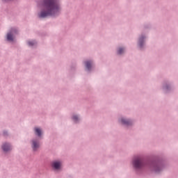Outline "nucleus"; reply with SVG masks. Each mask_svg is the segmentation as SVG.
Segmentation results:
<instances>
[{"mask_svg": "<svg viewBox=\"0 0 178 178\" xmlns=\"http://www.w3.org/2000/svg\"><path fill=\"white\" fill-rule=\"evenodd\" d=\"M43 10L39 15V17L47 16H56L60 10L59 3L56 0H44L42 4Z\"/></svg>", "mask_w": 178, "mask_h": 178, "instance_id": "f257e3e1", "label": "nucleus"}, {"mask_svg": "<svg viewBox=\"0 0 178 178\" xmlns=\"http://www.w3.org/2000/svg\"><path fill=\"white\" fill-rule=\"evenodd\" d=\"M133 163L136 169H141V168H143V165H144L143 163V159H141L140 157L135 158Z\"/></svg>", "mask_w": 178, "mask_h": 178, "instance_id": "f03ea898", "label": "nucleus"}, {"mask_svg": "<svg viewBox=\"0 0 178 178\" xmlns=\"http://www.w3.org/2000/svg\"><path fill=\"white\" fill-rule=\"evenodd\" d=\"M2 149L5 152H8V151H10V149H12V147L9 143H5L3 145Z\"/></svg>", "mask_w": 178, "mask_h": 178, "instance_id": "7ed1b4c3", "label": "nucleus"}, {"mask_svg": "<svg viewBox=\"0 0 178 178\" xmlns=\"http://www.w3.org/2000/svg\"><path fill=\"white\" fill-rule=\"evenodd\" d=\"M32 143H33L32 148L33 151H37V149L40 148V143H38V141L37 140H33Z\"/></svg>", "mask_w": 178, "mask_h": 178, "instance_id": "20e7f679", "label": "nucleus"}, {"mask_svg": "<svg viewBox=\"0 0 178 178\" xmlns=\"http://www.w3.org/2000/svg\"><path fill=\"white\" fill-rule=\"evenodd\" d=\"M52 166L53 168H54V169H60V166H62V163H60V161H54L52 163Z\"/></svg>", "mask_w": 178, "mask_h": 178, "instance_id": "39448f33", "label": "nucleus"}, {"mask_svg": "<svg viewBox=\"0 0 178 178\" xmlns=\"http://www.w3.org/2000/svg\"><path fill=\"white\" fill-rule=\"evenodd\" d=\"M12 33H15V30L13 29L11 31V33H8L7 34V40L8 41H13V34H12Z\"/></svg>", "mask_w": 178, "mask_h": 178, "instance_id": "423d86ee", "label": "nucleus"}, {"mask_svg": "<svg viewBox=\"0 0 178 178\" xmlns=\"http://www.w3.org/2000/svg\"><path fill=\"white\" fill-rule=\"evenodd\" d=\"M121 123H122V124H127V126H129V124H131V121H130V120H126V119H121Z\"/></svg>", "mask_w": 178, "mask_h": 178, "instance_id": "0eeeda50", "label": "nucleus"}, {"mask_svg": "<svg viewBox=\"0 0 178 178\" xmlns=\"http://www.w3.org/2000/svg\"><path fill=\"white\" fill-rule=\"evenodd\" d=\"M86 69H88V70H90V69H91V67L92 66V63L91 61H87L86 63Z\"/></svg>", "mask_w": 178, "mask_h": 178, "instance_id": "6e6552de", "label": "nucleus"}, {"mask_svg": "<svg viewBox=\"0 0 178 178\" xmlns=\"http://www.w3.org/2000/svg\"><path fill=\"white\" fill-rule=\"evenodd\" d=\"M35 133L37 134V136H38V137H41V130L40 128H35Z\"/></svg>", "mask_w": 178, "mask_h": 178, "instance_id": "1a4fd4ad", "label": "nucleus"}, {"mask_svg": "<svg viewBox=\"0 0 178 178\" xmlns=\"http://www.w3.org/2000/svg\"><path fill=\"white\" fill-rule=\"evenodd\" d=\"M124 52V49L123 48H120L118 51V55H122Z\"/></svg>", "mask_w": 178, "mask_h": 178, "instance_id": "9d476101", "label": "nucleus"}, {"mask_svg": "<svg viewBox=\"0 0 178 178\" xmlns=\"http://www.w3.org/2000/svg\"><path fill=\"white\" fill-rule=\"evenodd\" d=\"M29 47H33V45H35V41H30L28 42Z\"/></svg>", "mask_w": 178, "mask_h": 178, "instance_id": "9b49d317", "label": "nucleus"}, {"mask_svg": "<svg viewBox=\"0 0 178 178\" xmlns=\"http://www.w3.org/2000/svg\"><path fill=\"white\" fill-rule=\"evenodd\" d=\"M73 120H74V122H77V120H79V117H77L76 115H74L72 117Z\"/></svg>", "mask_w": 178, "mask_h": 178, "instance_id": "f8f14e48", "label": "nucleus"}, {"mask_svg": "<svg viewBox=\"0 0 178 178\" xmlns=\"http://www.w3.org/2000/svg\"><path fill=\"white\" fill-rule=\"evenodd\" d=\"M141 41H143V38H140V43H139L140 47H143V42Z\"/></svg>", "mask_w": 178, "mask_h": 178, "instance_id": "ddd939ff", "label": "nucleus"}]
</instances>
